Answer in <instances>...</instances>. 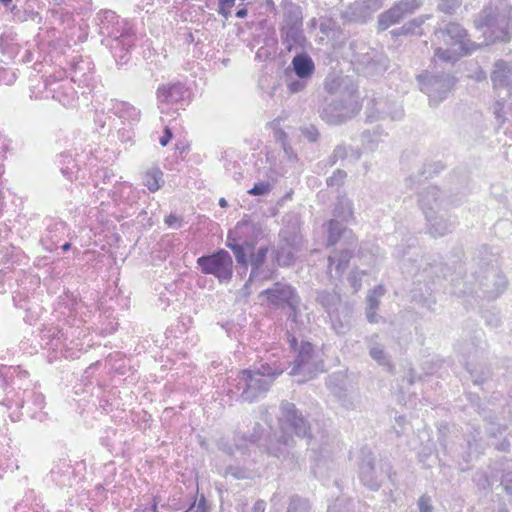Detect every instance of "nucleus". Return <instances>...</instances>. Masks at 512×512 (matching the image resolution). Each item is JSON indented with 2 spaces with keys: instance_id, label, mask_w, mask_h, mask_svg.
Returning a JSON list of instances; mask_svg holds the SVG:
<instances>
[{
  "instance_id": "nucleus-1",
  "label": "nucleus",
  "mask_w": 512,
  "mask_h": 512,
  "mask_svg": "<svg viewBox=\"0 0 512 512\" xmlns=\"http://www.w3.org/2000/svg\"><path fill=\"white\" fill-rule=\"evenodd\" d=\"M416 244L417 239L411 237L407 245L408 250L415 249ZM395 255L402 261L403 272L414 277V287L411 290L413 299L427 305L429 309L435 304V300H431L430 296L436 283L441 279L450 278V292L457 297L475 295L490 301L500 297L507 289L508 280L498 268L499 253L488 245L480 246L474 253L473 283L463 279L465 268L461 261V249L453 252V267L443 263L438 256L428 255L419 258V253H410L403 244L397 245Z\"/></svg>"
},
{
  "instance_id": "nucleus-2",
  "label": "nucleus",
  "mask_w": 512,
  "mask_h": 512,
  "mask_svg": "<svg viewBox=\"0 0 512 512\" xmlns=\"http://www.w3.org/2000/svg\"><path fill=\"white\" fill-rule=\"evenodd\" d=\"M247 226L249 225L246 222H238L233 230L228 231L225 240V246L232 251L239 267L243 270H248L249 266L251 267L244 288H248L257 280L269 278L264 269L269 246L261 245L256 249L257 240L245 238L241 234V230Z\"/></svg>"
},
{
  "instance_id": "nucleus-3",
  "label": "nucleus",
  "mask_w": 512,
  "mask_h": 512,
  "mask_svg": "<svg viewBox=\"0 0 512 512\" xmlns=\"http://www.w3.org/2000/svg\"><path fill=\"white\" fill-rule=\"evenodd\" d=\"M95 21L98 33L103 37L102 44L110 48L119 67L126 65L136 42V34L130 23L112 10L98 12Z\"/></svg>"
},
{
  "instance_id": "nucleus-4",
  "label": "nucleus",
  "mask_w": 512,
  "mask_h": 512,
  "mask_svg": "<svg viewBox=\"0 0 512 512\" xmlns=\"http://www.w3.org/2000/svg\"><path fill=\"white\" fill-rule=\"evenodd\" d=\"M454 349L474 385L481 386L491 378V368L481 363L488 354V343L482 329L464 330Z\"/></svg>"
},
{
  "instance_id": "nucleus-5",
  "label": "nucleus",
  "mask_w": 512,
  "mask_h": 512,
  "mask_svg": "<svg viewBox=\"0 0 512 512\" xmlns=\"http://www.w3.org/2000/svg\"><path fill=\"white\" fill-rule=\"evenodd\" d=\"M285 370V366L274 360L254 365L253 369L241 370L235 379V389L243 402H254L264 396L273 381Z\"/></svg>"
},
{
  "instance_id": "nucleus-6",
  "label": "nucleus",
  "mask_w": 512,
  "mask_h": 512,
  "mask_svg": "<svg viewBox=\"0 0 512 512\" xmlns=\"http://www.w3.org/2000/svg\"><path fill=\"white\" fill-rule=\"evenodd\" d=\"M418 203L425 216L427 233L433 237H444L452 233L458 225V218L443 207L441 191L429 185L418 193Z\"/></svg>"
},
{
  "instance_id": "nucleus-7",
  "label": "nucleus",
  "mask_w": 512,
  "mask_h": 512,
  "mask_svg": "<svg viewBox=\"0 0 512 512\" xmlns=\"http://www.w3.org/2000/svg\"><path fill=\"white\" fill-rule=\"evenodd\" d=\"M439 434L438 441L441 448L458 465L461 471H467L470 468V463L483 453L479 429L474 428L473 431L464 435H450L449 427L441 425Z\"/></svg>"
},
{
  "instance_id": "nucleus-8",
  "label": "nucleus",
  "mask_w": 512,
  "mask_h": 512,
  "mask_svg": "<svg viewBox=\"0 0 512 512\" xmlns=\"http://www.w3.org/2000/svg\"><path fill=\"white\" fill-rule=\"evenodd\" d=\"M474 24L478 30H483L490 42H508L512 28V6L507 0H490L477 15Z\"/></svg>"
},
{
  "instance_id": "nucleus-9",
  "label": "nucleus",
  "mask_w": 512,
  "mask_h": 512,
  "mask_svg": "<svg viewBox=\"0 0 512 512\" xmlns=\"http://www.w3.org/2000/svg\"><path fill=\"white\" fill-rule=\"evenodd\" d=\"M279 424L282 433L285 435L293 434L298 438L305 439L309 449L315 454V459L325 458L329 455L328 438L322 436L321 444L316 446L311 433L310 422L294 403L289 401L281 402Z\"/></svg>"
},
{
  "instance_id": "nucleus-10",
  "label": "nucleus",
  "mask_w": 512,
  "mask_h": 512,
  "mask_svg": "<svg viewBox=\"0 0 512 512\" xmlns=\"http://www.w3.org/2000/svg\"><path fill=\"white\" fill-rule=\"evenodd\" d=\"M393 466L389 460H376L372 451L362 448L358 461V478L362 485L371 491H378L385 479H389L393 486Z\"/></svg>"
},
{
  "instance_id": "nucleus-11",
  "label": "nucleus",
  "mask_w": 512,
  "mask_h": 512,
  "mask_svg": "<svg viewBox=\"0 0 512 512\" xmlns=\"http://www.w3.org/2000/svg\"><path fill=\"white\" fill-rule=\"evenodd\" d=\"M417 81L422 92L429 98L430 106H437L445 100L457 82V78L434 63L431 70H425L417 75Z\"/></svg>"
},
{
  "instance_id": "nucleus-12",
  "label": "nucleus",
  "mask_w": 512,
  "mask_h": 512,
  "mask_svg": "<svg viewBox=\"0 0 512 512\" xmlns=\"http://www.w3.org/2000/svg\"><path fill=\"white\" fill-rule=\"evenodd\" d=\"M359 97H325L318 107L320 118L329 125H340L359 111Z\"/></svg>"
},
{
  "instance_id": "nucleus-13",
  "label": "nucleus",
  "mask_w": 512,
  "mask_h": 512,
  "mask_svg": "<svg viewBox=\"0 0 512 512\" xmlns=\"http://www.w3.org/2000/svg\"><path fill=\"white\" fill-rule=\"evenodd\" d=\"M302 237L294 226H285L278 233V242L271 249V258L279 267H291L295 264L301 248Z\"/></svg>"
},
{
  "instance_id": "nucleus-14",
  "label": "nucleus",
  "mask_w": 512,
  "mask_h": 512,
  "mask_svg": "<svg viewBox=\"0 0 512 512\" xmlns=\"http://www.w3.org/2000/svg\"><path fill=\"white\" fill-rule=\"evenodd\" d=\"M314 72L315 64L312 57L305 51L296 52L285 70L288 91L292 94L303 91L311 81Z\"/></svg>"
},
{
  "instance_id": "nucleus-15",
  "label": "nucleus",
  "mask_w": 512,
  "mask_h": 512,
  "mask_svg": "<svg viewBox=\"0 0 512 512\" xmlns=\"http://www.w3.org/2000/svg\"><path fill=\"white\" fill-rule=\"evenodd\" d=\"M196 263L203 274L214 276L219 283L227 284L232 280L233 259L230 253L223 248L203 254L197 258Z\"/></svg>"
},
{
  "instance_id": "nucleus-16",
  "label": "nucleus",
  "mask_w": 512,
  "mask_h": 512,
  "mask_svg": "<svg viewBox=\"0 0 512 512\" xmlns=\"http://www.w3.org/2000/svg\"><path fill=\"white\" fill-rule=\"evenodd\" d=\"M438 44L445 47H455L464 53H473L480 45L468 38L467 30L457 22H449L444 27L434 31Z\"/></svg>"
},
{
  "instance_id": "nucleus-17",
  "label": "nucleus",
  "mask_w": 512,
  "mask_h": 512,
  "mask_svg": "<svg viewBox=\"0 0 512 512\" xmlns=\"http://www.w3.org/2000/svg\"><path fill=\"white\" fill-rule=\"evenodd\" d=\"M267 301L274 307H288L290 316L295 320L299 315V305L301 298L296 290L289 283L275 282L271 287L261 293Z\"/></svg>"
},
{
  "instance_id": "nucleus-18",
  "label": "nucleus",
  "mask_w": 512,
  "mask_h": 512,
  "mask_svg": "<svg viewBox=\"0 0 512 512\" xmlns=\"http://www.w3.org/2000/svg\"><path fill=\"white\" fill-rule=\"evenodd\" d=\"M3 402L9 408H20L22 415L27 414L33 419L43 421L45 417V414L42 413L45 406V397L42 393L33 389L19 391L15 394V398L7 397Z\"/></svg>"
},
{
  "instance_id": "nucleus-19",
  "label": "nucleus",
  "mask_w": 512,
  "mask_h": 512,
  "mask_svg": "<svg viewBox=\"0 0 512 512\" xmlns=\"http://www.w3.org/2000/svg\"><path fill=\"white\" fill-rule=\"evenodd\" d=\"M295 440L291 435H282L265 443V451L268 455L276 457L282 462H287V466L294 468L299 467V455L294 451Z\"/></svg>"
},
{
  "instance_id": "nucleus-20",
  "label": "nucleus",
  "mask_w": 512,
  "mask_h": 512,
  "mask_svg": "<svg viewBox=\"0 0 512 512\" xmlns=\"http://www.w3.org/2000/svg\"><path fill=\"white\" fill-rule=\"evenodd\" d=\"M382 7V0H356L342 12L344 23L365 24Z\"/></svg>"
},
{
  "instance_id": "nucleus-21",
  "label": "nucleus",
  "mask_w": 512,
  "mask_h": 512,
  "mask_svg": "<svg viewBox=\"0 0 512 512\" xmlns=\"http://www.w3.org/2000/svg\"><path fill=\"white\" fill-rule=\"evenodd\" d=\"M420 4L419 0H401L396 2L390 9L378 16V30L385 31L390 26L399 23L407 14L417 10Z\"/></svg>"
},
{
  "instance_id": "nucleus-22",
  "label": "nucleus",
  "mask_w": 512,
  "mask_h": 512,
  "mask_svg": "<svg viewBox=\"0 0 512 512\" xmlns=\"http://www.w3.org/2000/svg\"><path fill=\"white\" fill-rule=\"evenodd\" d=\"M186 93L187 88L180 81L159 85L156 91V96L160 112L163 114L171 105L182 102Z\"/></svg>"
},
{
  "instance_id": "nucleus-23",
  "label": "nucleus",
  "mask_w": 512,
  "mask_h": 512,
  "mask_svg": "<svg viewBox=\"0 0 512 512\" xmlns=\"http://www.w3.org/2000/svg\"><path fill=\"white\" fill-rule=\"evenodd\" d=\"M324 89L328 97H359L358 86L349 76L329 74L324 80Z\"/></svg>"
},
{
  "instance_id": "nucleus-24",
  "label": "nucleus",
  "mask_w": 512,
  "mask_h": 512,
  "mask_svg": "<svg viewBox=\"0 0 512 512\" xmlns=\"http://www.w3.org/2000/svg\"><path fill=\"white\" fill-rule=\"evenodd\" d=\"M108 197L115 205H123L125 209H132L138 203L140 190L133 187L129 182L120 180L108 190Z\"/></svg>"
},
{
  "instance_id": "nucleus-25",
  "label": "nucleus",
  "mask_w": 512,
  "mask_h": 512,
  "mask_svg": "<svg viewBox=\"0 0 512 512\" xmlns=\"http://www.w3.org/2000/svg\"><path fill=\"white\" fill-rule=\"evenodd\" d=\"M44 232L40 238L41 243L48 251H53L58 247L67 231V224L58 218H45L43 221Z\"/></svg>"
},
{
  "instance_id": "nucleus-26",
  "label": "nucleus",
  "mask_w": 512,
  "mask_h": 512,
  "mask_svg": "<svg viewBox=\"0 0 512 512\" xmlns=\"http://www.w3.org/2000/svg\"><path fill=\"white\" fill-rule=\"evenodd\" d=\"M355 247L335 250L328 256L327 274L332 282L341 280L354 256Z\"/></svg>"
},
{
  "instance_id": "nucleus-27",
  "label": "nucleus",
  "mask_w": 512,
  "mask_h": 512,
  "mask_svg": "<svg viewBox=\"0 0 512 512\" xmlns=\"http://www.w3.org/2000/svg\"><path fill=\"white\" fill-rule=\"evenodd\" d=\"M296 356L292 362L290 375L296 376L303 374L304 376L315 374L311 361L314 357V346L309 341H301L299 349L295 351Z\"/></svg>"
},
{
  "instance_id": "nucleus-28",
  "label": "nucleus",
  "mask_w": 512,
  "mask_h": 512,
  "mask_svg": "<svg viewBox=\"0 0 512 512\" xmlns=\"http://www.w3.org/2000/svg\"><path fill=\"white\" fill-rule=\"evenodd\" d=\"M328 317L333 331L337 335H345L353 326L354 305L351 302L345 301Z\"/></svg>"
},
{
  "instance_id": "nucleus-29",
  "label": "nucleus",
  "mask_w": 512,
  "mask_h": 512,
  "mask_svg": "<svg viewBox=\"0 0 512 512\" xmlns=\"http://www.w3.org/2000/svg\"><path fill=\"white\" fill-rule=\"evenodd\" d=\"M401 163L403 166L413 168L417 167V172L412 174L406 179V185L413 189L414 184L420 180L421 177L428 178L432 175L431 165L426 164L421 157L415 151H405L401 156Z\"/></svg>"
},
{
  "instance_id": "nucleus-30",
  "label": "nucleus",
  "mask_w": 512,
  "mask_h": 512,
  "mask_svg": "<svg viewBox=\"0 0 512 512\" xmlns=\"http://www.w3.org/2000/svg\"><path fill=\"white\" fill-rule=\"evenodd\" d=\"M473 398L477 401L475 404L476 411L486 422L485 432L490 439H496L498 436L504 434L508 427L506 424L497 422V416L494 411L489 409L486 405L480 403V398L477 395H470L469 399L473 401Z\"/></svg>"
},
{
  "instance_id": "nucleus-31",
  "label": "nucleus",
  "mask_w": 512,
  "mask_h": 512,
  "mask_svg": "<svg viewBox=\"0 0 512 512\" xmlns=\"http://www.w3.org/2000/svg\"><path fill=\"white\" fill-rule=\"evenodd\" d=\"M356 62L370 76L383 73L388 67V58L374 49L356 55Z\"/></svg>"
},
{
  "instance_id": "nucleus-32",
  "label": "nucleus",
  "mask_w": 512,
  "mask_h": 512,
  "mask_svg": "<svg viewBox=\"0 0 512 512\" xmlns=\"http://www.w3.org/2000/svg\"><path fill=\"white\" fill-rule=\"evenodd\" d=\"M74 469L67 459H58L53 462L52 468L47 475V480L60 487H70L74 480Z\"/></svg>"
},
{
  "instance_id": "nucleus-33",
  "label": "nucleus",
  "mask_w": 512,
  "mask_h": 512,
  "mask_svg": "<svg viewBox=\"0 0 512 512\" xmlns=\"http://www.w3.org/2000/svg\"><path fill=\"white\" fill-rule=\"evenodd\" d=\"M492 467L493 478L499 481L498 487H501L512 501V459H503Z\"/></svg>"
},
{
  "instance_id": "nucleus-34",
  "label": "nucleus",
  "mask_w": 512,
  "mask_h": 512,
  "mask_svg": "<svg viewBox=\"0 0 512 512\" xmlns=\"http://www.w3.org/2000/svg\"><path fill=\"white\" fill-rule=\"evenodd\" d=\"M283 9V20L279 29L303 28L302 9L291 0H282L280 3Z\"/></svg>"
},
{
  "instance_id": "nucleus-35",
  "label": "nucleus",
  "mask_w": 512,
  "mask_h": 512,
  "mask_svg": "<svg viewBox=\"0 0 512 512\" xmlns=\"http://www.w3.org/2000/svg\"><path fill=\"white\" fill-rule=\"evenodd\" d=\"M491 81L495 89H512V65L504 60H498L494 64L491 73Z\"/></svg>"
},
{
  "instance_id": "nucleus-36",
  "label": "nucleus",
  "mask_w": 512,
  "mask_h": 512,
  "mask_svg": "<svg viewBox=\"0 0 512 512\" xmlns=\"http://www.w3.org/2000/svg\"><path fill=\"white\" fill-rule=\"evenodd\" d=\"M315 302L329 316L341 304H343L342 296L335 289H317L315 290Z\"/></svg>"
},
{
  "instance_id": "nucleus-37",
  "label": "nucleus",
  "mask_w": 512,
  "mask_h": 512,
  "mask_svg": "<svg viewBox=\"0 0 512 512\" xmlns=\"http://www.w3.org/2000/svg\"><path fill=\"white\" fill-rule=\"evenodd\" d=\"M281 42L288 52L293 50L304 51L307 39L303 28L279 29Z\"/></svg>"
},
{
  "instance_id": "nucleus-38",
  "label": "nucleus",
  "mask_w": 512,
  "mask_h": 512,
  "mask_svg": "<svg viewBox=\"0 0 512 512\" xmlns=\"http://www.w3.org/2000/svg\"><path fill=\"white\" fill-rule=\"evenodd\" d=\"M372 107H367V122H374L380 119L389 117L393 121L401 120L404 116V110L401 106L394 108L393 110H384L380 108L383 104L382 101L372 100Z\"/></svg>"
},
{
  "instance_id": "nucleus-39",
  "label": "nucleus",
  "mask_w": 512,
  "mask_h": 512,
  "mask_svg": "<svg viewBox=\"0 0 512 512\" xmlns=\"http://www.w3.org/2000/svg\"><path fill=\"white\" fill-rule=\"evenodd\" d=\"M121 179L122 177H117L114 171L108 167L98 168L92 174L93 186L98 188V194L108 192V187L111 186L112 188L114 184L118 183Z\"/></svg>"
},
{
  "instance_id": "nucleus-40",
  "label": "nucleus",
  "mask_w": 512,
  "mask_h": 512,
  "mask_svg": "<svg viewBox=\"0 0 512 512\" xmlns=\"http://www.w3.org/2000/svg\"><path fill=\"white\" fill-rule=\"evenodd\" d=\"M344 221L339 219H331L329 220L325 226L327 231V245L334 246L336 245L342 237H347L348 235H352V231L348 229L344 224Z\"/></svg>"
},
{
  "instance_id": "nucleus-41",
  "label": "nucleus",
  "mask_w": 512,
  "mask_h": 512,
  "mask_svg": "<svg viewBox=\"0 0 512 512\" xmlns=\"http://www.w3.org/2000/svg\"><path fill=\"white\" fill-rule=\"evenodd\" d=\"M471 53H464L460 49H457L455 47H442L439 46L435 49L434 56L437 60H435V63L440 61L441 63H444L446 65H449L450 68L454 66V64L463 56L470 55Z\"/></svg>"
},
{
  "instance_id": "nucleus-42",
  "label": "nucleus",
  "mask_w": 512,
  "mask_h": 512,
  "mask_svg": "<svg viewBox=\"0 0 512 512\" xmlns=\"http://www.w3.org/2000/svg\"><path fill=\"white\" fill-rule=\"evenodd\" d=\"M58 164L60 166V170L63 176H65L69 180H72L75 174L79 171L77 161L69 152H65L59 155Z\"/></svg>"
},
{
  "instance_id": "nucleus-43",
  "label": "nucleus",
  "mask_w": 512,
  "mask_h": 512,
  "mask_svg": "<svg viewBox=\"0 0 512 512\" xmlns=\"http://www.w3.org/2000/svg\"><path fill=\"white\" fill-rule=\"evenodd\" d=\"M91 62L89 60L80 59L72 64V81L88 82L91 73Z\"/></svg>"
},
{
  "instance_id": "nucleus-44",
  "label": "nucleus",
  "mask_w": 512,
  "mask_h": 512,
  "mask_svg": "<svg viewBox=\"0 0 512 512\" xmlns=\"http://www.w3.org/2000/svg\"><path fill=\"white\" fill-rule=\"evenodd\" d=\"M335 219L348 222L353 217L352 203L347 198L338 199L333 209Z\"/></svg>"
},
{
  "instance_id": "nucleus-45",
  "label": "nucleus",
  "mask_w": 512,
  "mask_h": 512,
  "mask_svg": "<svg viewBox=\"0 0 512 512\" xmlns=\"http://www.w3.org/2000/svg\"><path fill=\"white\" fill-rule=\"evenodd\" d=\"M0 48L2 53L10 58L15 57L19 52L18 44L15 42V35L12 32H4L0 35Z\"/></svg>"
},
{
  "instance_id": "nucleus-46",
  "label": "nucleus",
  "mask_w": 512,
  "mask_h": 512,
  "mask_svg": "<svg viewBox=\"0 0 512 512\" xmlns=\"http://www.w3.org/2000/svg\"><path fill=\"white\" fill-rule=\"evenodd\" d=\"M264 433L265 429L262 424L259 422L254 423V426L252 428V433L250 434H243L241 436V439L249 442L250 444L256 445L259 448H264L266 440H264Z\"/></svg>"
},
{
  "instance_id": "nucleus-47",
  "label": "nucleus",
  "mask_w": 512,
  "mask_h": 512,
  "mask_svg": "<svg viewBox=\"0 0 512 512\" xmlns=\"http://www.w3.org/2000/svg\"><path fill=\"white\" fill-rule=\"evenodd\" d=\"M52 24H69L73 20V14L64 8L51 7L47 11Z\"/></svg>"
},
{
  "instance_id": "nucleus-48",
  "label": "nucleus",
  "mask_w": 512,
  "mask_h": 512,
  "mask_svg": "<svg viewBox=\"0 0 512 512\" xmlns=\"http://www.w3.org/2000/svg\"><path fill=\"white\" fill-rule=\"evenodd\" d=\"M286 512H311V504L307 498L297 494L290 496Z\"/></svg>"
},
{
  "instance_id": "nucleus-49",
  "label": "nucleus",
  "mask_w": 512,
  "mask_h": 512,
  "mask_svg": "<svg viewBox=\"0 0 512 512\" xmlns=\"http://www.w3.org/2000/svg\"><path fill=\"white\" fill-rule=\"evenodd\" d=\"M162 177L163 173L160 169H153L146 173L144 184L151 192H156L164 183Z\"/></svg>"
},
{
  "instance_id": "nucleus-50",
  "label": "nucleus",
  "mask_w": 512,
  "mask_h": 512,
  "mask_svg": "<svg viewBox=\"0 0 512 512\" xmlns=\"http://www.w3.org/2000/svg\"><path fill=\"white\" fill-rule=\"evenodd\" d=\"M117 109L120 113V117L129 119L133 122H138L140 120V110L128 102L119 103Z\"/></svg>"
},
{
  "instance_id": "nucleus-51",
  "label": "nucleus",
  "mask_w": 512,
  "mask_h": 512,
  "mask_svg": "<svg viewBox=\"0 0 512 512\" xmlns=\"http://www.w3.org/2000/svg\"><path fill=\"white\" fill-rule=\"evenodd\" d=\"M369 355L379 365L388 366L389 368H392V365L390 364L387 353L385 352L382 345L376 344V345L372 346L369 350Z\"/></svg>"
},
{
  "instance_id": "nucleus-52",
  "label": "nucleus",
  "mask_w": 512,
  "mask_h": 512,
  "mask_svg": "<svg viewBox=\"0 0 512 512\" xmlns=\"http://www.w3.org/2000/svg\"><path fill=\"white\" fill-rule=\"evenodd\" d=\"M382 135H384L383 129L380 126H376L372 131H363L361 134V140L363 143L369 144V147L373 149Z\"/></svg>"
},
{
  "instance_id": "nucleus-53",
  "label": "nucleus",
  "mask_w": 512,
  "mask_h": 512,
  "mask_svg": "<svg viewBox=\"0 0 512 512\" xmlns=\"http://www.w3.org/2000/svg\"><path fill=\"white\" fill-rule=\"evenodd\" d=\"M35 18H39V20L42 19L41 16L39 15V13L34 11L32 5H30V0H27L25 2V6L20 7L19 13H18L17 17H15V22L22 23L29 19L35 20Z\"/></svg>"
},
{
  "instance_id": "nucleus-54",
  "label": "nucleus",
  "mask_w": 512,
  "mask_h": 512,
  "mask_svg": "<svg viewBox=\"0 0 512 512\" xmlns=\"http://www.w3.org/2000/svg\"><path fill=\"white\" fill-rule=\"evenodd\" d=\"M349 155V146L344 143L338 144L332 154L328 157L329 166H334L339 160H345Z\"/></svg>"
},
{
  "instance_id": "nucleus-55",
  "label": "nucleus",
  "mask_w": 512,
  "mask_h": 512,
  "mask_svg": "<svg viewBox=\"0 0 512 512\" xmlns=\"http://www.w3.org/2000/svg\"><path fill=\"white\" fill-rule=\"evenodd\" d=\"M463 0H439L437 9L447 15H453L462 5Z\"/></svg>"
},
{
  "instance_id": "nucleus-56",
  "label": "nucleus",
  "mask_w": 512,
  "mask_h": 512,
  "mask_svg": "<svg viewBox=\"0 0 512 512\" xmlns=\"http://www.w3.org/2000/svg\"><path fill=\"white\" fill-rule=\"evenodd\" d=\"M482 318L485 324L491 328H497L501 324L500 313L495 308L482 311Z\"/></svg>"
},
{
  "instance_id": "nucleus-57",
  "label": "nucleus",
  "mask_w": 512,
  "mask_h": 512,
  "mask_svg": "<svg viewBox=\"0 0 512 512\" xmlns=\"http://www.w3.org/2000/svg\"><path fill=\"white\" fill-rule=\"evenodd\" d=\"M272 190V185L268 181H258L247 191L251 196H266Z\"/></svg>"
},
{
  "instance_id": "nucleus-58",
  "label": "nucleus",
  "mask_w": 512,
  "mask_h": 512,
  "mask_svg": "<svg viewBox=\"0 0 512 512\" xmlns=\"http://www.w3.org/2000/svg\"><path fill=\"white\" fill-rule=\"evenodd\" d=\"M300 133L310 143H316L320 138L319 130L312 124L300 127Z\"/></svg>"
},
{
  "instance_id": "nucleus-59",
  "label": "nucleus",
  "mask_w": 512,
  "mask_h": 512,
  "mask_svg": "<svg viewBox=\"0 0 512 512\" xmlns=\"http://www.w3.org/2000/svg\"><path fill=\"white\" fill-rule=\"evenodd\" d=\"M334 394L336 395L339 402L341 403V405L344 408H346L348 410L355 409V403H354L352 397L346 392V390H344L342 388H338V390L334 391Z\"/></svg>"
},
{
  "instance_id": "nucleus-60",
  "label": "nucleus",
  "mask_w": 512,
  "mask_h": 512,
  "mask_svg": "<svg viewBox=\"0 0 512 512\" xmlns=\"http://www.w3.org/2000/svg\"><path fill=\"white\" fill-rule=\"evenodd\" d=\"M347 177V173L342 169H337L333 172V174L327 178L326 184L329 187L339 186L343 183L344 179Z\"/></svg>"
},
{
  "instance_id": "nucleus-61",
  "label": "nucleus",
  "mask_w": 512,
  "mask_h": 512,
  "mask_svg": "<svg viewBox=\"0 0 512 512\" xmlns=\"http://www.w3.org/2000/svg\"><path fill=\"white\" fill-rule=\"evenodd\" d=\"M491 445L498 451L508 452L512 445V432L507 433L502 440L492 442Z\"/></svg>"
},
{
  "instance_id": "nucleus-62",
  "label": "nucleus",
  "mask_w": 512,
  "mask_h": 512,
  "mask_svg": "<svg viewBox=\"0 0 512 512\" xmlns=\"http://www.w3.org/2000/svg\"><path fill=\"white\" fill-rule=\"evenodd\" d=\"M424 19L422 17L414 18L403 25L402 30H406L407 35H414L417 33V29H420Z\"/></svg>"
},
{
  "instance_id": "nucleus-63",
  "label": "nucleus",
  "mask_w": 512,
  "mask_h": 512,
  "mask_svg": "<svg viewBox=\"0 0 512 512\" xmlns=\"http://www.w3.org/2000/svg\"><path fill=\"white\" fill-rule=\"evenodd\" d=\"M444 360L441 359H432L431 362H424L423 363V370L425 372V375H433L437 373L438 369L441 367V365L444 363Z\"/></svg>"
},
{
  "instance_id": "nucleus-64",
  "label": "nucleus",
  "mask_w": 512,
  "mask_h": 512,
  "mask_svg": "<svg viewBox=\"0 0 512 512\" xmlns=\"http://www.w3.org/2000/svg\"><path fill=\"white\" fill-rule=\"evenodd\" d=\"M419 512H433L431 497L427 494H423L418 499Z\"/></svg>"
}]
</instances>
